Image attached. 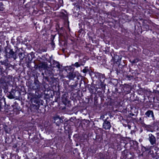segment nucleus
<instances>
[{"label": "nucleus", "instance_id": "obj_1", "mask_svg": "<svg viewBox=\"0 0 159 159\" xmlns=\"http://www.w3.org/2000/svg\"><path fill=\"white\" fill-rule=\"evenodd\" d=\"M18 50L19 51L18 48L16 47L15 49V51L13 49L8 46H7L5 48L4 51L6 54V56L7 58H13L14 60L17 58L16 53Z\"/></svg>", "mask_w": 159, "mask_h": 159}, {"label": "nucleus", "instance_id": "obj_2", "mask_svg": "<svg viewBox=\"0 0 159 159\" xmlns=\"http://www.w3.org/2000/svg\"><path fill=\"white\" fill-rule=\"evenodd\" d=\"M12 76L8 75L7 76L4 74L2 75L1 76H0V83L1 84H10L12 80Z\"/></svg>", "mask_w": 159, "mask_h": 159}, {"label": "nucleus", "instance_id": "obj_3", "mask_svg": "<svg viewBox=\"0 0 159 159\" xmlns=\"http://www.w3.org/2000/svg\"><path fill=\"white\" fill-rule=\"evenodd\" d=\"M40 87V83L38 81H34V84L30 86V88L33 90H38Z\"/></svg>", "mask_w": 159, "mask_h": 159}, {"label": "nucleus", "instance_id": "obj_4", "mask_svg": "<svg viewBox=\"0 0 159 159\" xmlns=\"http://www.w3.org/2000/svg\"><path fill=\"white\" fill-rule=\"evenodd\" d=\"M107 119L108 117L104 120L103 124V128L106 130L110 129L111 126L110 122L107 120Z\"/></svg>", "mask_w": 159, "mask_h": 159}, {"label": "nucleus", "instance_id": "obj_5", "mask_svg": "<svg viewBox=\"0 0 159 159\" xmlns=\"http://www.w3.org/2000/svg\"><path fill=\"white\" fill-rule=\"evenodd\" d=\"M131 149H134L135 150L137 151L139 149L138 143L136 141L131 140L130 142Z\"/></svg>", "mask_w": 159, "mask_h": 159}, {"label": "nucleus", "instance_id": "obj_6", "mask_svg": "<svg viewBox=\"0 0 159 159\" xmlns=\"http://www.w3.org/2000/svg\"><path fill=\"white\" fill-rule=\"evenodd\" d=\"M148 140L151 145L156 144V138L152 134H148Z\"/></svg>", "mask_w": 159, "mask_h": 159}, {"label": "nucleus", "instance_id": "obj_7", "mask_svg": "<svg viewBox=\"0 0 159 159\" xmlns=\"http://www.w3.org/2000/svg\"><path fill=\"white\" fill-rule=\"evenodd\" d=\"M44 73L45 75H46V76L44 75V73H42V75L46 80H48V77L50 76L52 74V72L50 69V70L47 69H45Z\"/></svg>", "mask_w": 159, "mask_h": 159}, {"label": "nucleus", "instance_id": "obj_8", "mask_svg": "<svg viewBox=\"0 0 159 159\" xmlns=\"http://www.w3.org/2000/svg\"><path fill=\"white\" fill-rule=\"evenodd\" d=\"M76 75L75 73L73 71H71L67 75L66 77L70 80H73L76 77Z\"/></svg>", "mask_w": 159, "mask_h": 159}, {"label": "nucleus", "instance_id": "obj_9", "mask_svg": "<svg viewBox=\"0 0 159 159\" xmlns=\"http://www.w3.org/2000/svg\"><path fill=\"white\" fill-rule=\"evenodd\" d=\"M6 102L5 99L0 100V111H4L6 110Z\"/></svg>", "mask_w": 159, "mask_h": 159}, {"label": "nucleus", "instance_id": "obj_10", "mask_svg": "<svg viewBox=\"0 0 159 159\" xmlns=\"http://www.w3.org/2000/svg\"><path fill=\"white\" fill-rule=\"evenodd\" d=\"M26 53L23 51V52H20L18 54V56L20 61H22L25 57L26 55L25 54Z\"/></svg>", "mask_w": 159, "mask_h": 159}, {"label": "nucleus", "instance_id": "obj_11", "mask_svg": "<svg viewBox=\"0 0 159 159\" xmlns=\"http://www.w3.org/2000/svg\"><path fill=\"white\" fill-rule=\"evenodd\" d=\"M71 66H65L64 68V70L67 72V73L71 72V71H74V69Z\"/></svg>", "mask_w": 159, "mask_h": 159}, {"label": "nucleus", "instance_id": "obj_12", "mask_svg": "<svg viewBox=\"0 0 159 159\" xmlns=\"http://www.w3.org/2000/svg\"><path fill=\"white\" fill-rule=\"evenodd\" d=\"M0 63L2 65H3L6 66H8L10 65L9 61L8 59H6L3 61H0Z\"/></svg>", "mask_w": 159, "mask_h": 159}, {"label": "nucleus", "instance_id": "obj_13", "mask_svg": "<svg viewBox=\"0 0 159 159\" xmlns=\"http://www.w3.org/2000/svg\"><path fill=\"white\" fill-rule=\"evenodd\" d=\"M53 119L55 121V122L56 123L57 125H58L61 122V120L58 116L54 117Z\"/></svg>", "mask_w": 159, "mask_h": 159}, {"label": "nucleus", "instance_id": "obj_14", "mask_svg": "<svg viewBox=\"0 0 159 159\" xmlns=\"http://www.w3.org/2000/svg\"><path fill=\"white\" fill-rule=\"evenodd\" d=\"M145 115L149 117L151 115V116L153 118L154 117L153 113L152 111L148 110L145 113Z\"/></svg>", "mask_w": 159, "mask_h": 159}, {"label": "nucleus", "instance_id": "obj_15", "mask_svg": "<svg viewBox=\"0 0 159 159\" xmlns=\"http://www.w3.org/2000/svg\"><path fill=\"white\" fill-rule=\"evenodd\" d=\"M53 65L55 67L57 68L58 69L61 68V66H62L60 64L59 62L55 61H53Z\"/></svg>", "mask_w": 159, "mask_h": 159}, {"label": "nucleus", "instance_id": "obj_16", "mask_svg": "<svg viewBox=\"0 0 159 159\" xmlns=\"http://www.w3.org/2000/svg\"><path fill=\"white\" fill-rule=\"evenodd\" d=\"M78 84V81H75L74 84L69 85V86L72 91H73L75 89V88L77 87Z\"/></svg>", "mask_w": 159, "mask_h": 159}, {"label": "nucleus", "instance_id": "obj_17", "mask_svg": "<svg viewBox=\"0 0 159 159\" xmlns=\"http://www.w3.org/2000/svg\"><path fill=\"white\" fill-rule=\"evenodd\" d=\"M33 59L32 55L31 54H29L28 55L27 57L26 58V61L28 63H31V61Z\"/></svg>", "mask_w": 159, "mask_h": 159}, {"label": "nucleus", "instance_id": "obj_18", "mask_svg": "<svg viewBox=\"0 0 159 159\" xmlns=\"http://www.w3.org/2000/svg\"><path fill=\"white\" fill-rule=\"evenodd\" d=\"M38 67L39 69L43 68L45 69L46 68L47 66V64H46L44 62H42L39 63L38 65Z\"/></svg>", "mask_w": 159, "mask_h": 159}, {"label": "nucleus", "instance_id": "obj_19", "mask_svg": "<svg viewBox=\"0 0 159 159\" xmlns=\"http://www.w3.org/2000/svg\"><path fill=\"white\" fill-rule=\"evenodd\" d=\"M98 74V79L100 81L101 80H102V81H104L105 80L104 75L100 73H99Z\"/></svg>", "mask_w": 159, "mask_h": 159}, {"label": "nucleus", "instance_id": "obj_20", "mask_svg": "<svg viewBox=\"0 0 159 159\" xmlns=\"http://www.w3.org/2000/svg\"><path fill=\"white\" fill-rule=\"evenodd\" d=\"M104 81H102V80H101L100 81V84L101 88L102 89L104 90L105 89L106 84H104Z\"/></svg>", "mask_w": 159, "mask_h": 159}, {"label": "nucleus", "instance_id": "obj_21", "mask_svg": "<svg viewBox=\"0 0 159 159\" xmlns=\"http://www.w3.org/2000/svg\"><path fill=\"white\" fill-rule=\"evenodd\" d=\"M4 129L5 132L7 133H9L11 129L7 126H5L4 127Z\"/></svg>", "mask_w": 159, "mask_h": 159}, {"label": "nucleus", "instance_id": "obj_22", "mask_svg": "<svg viewBox=\"0 0 159 159\" xmlns=\"http://www.w3.org/2000/svg\"><path fill=\"white\" fill-rule=\"evenodd\" d=\"M7 97L10 99H13L15 98V97L13 94H12L11 92H9V94H8Z\"/></svg>", "mask_w": 159, "mask_h": 159}, {"label": "nucleus", "instance_id": "obj_23", "mask_svg": "<svg viewBox=\"0 0 159 159\" xmlns=\"http://www.w3.org/2000/svg\"><path fill=\"white\" fill-rule=\"evenodd\" d=\"M4 72L3 67L0 65V76H1L2 75V74H4Z\"/></svg>", "mask_w": 159, "mask_h": 159}, {"label": "nucleus", "instance_id": "obj_24", "mask_svg": "<svg viewBox=\"0 0 159 159\" xmlns=\"http://www.w3.org/2000/svg\"><path fill=\"white\" fill-rule=\"evenodd\" d=\"M125 86H124V89H126L127 90H129V89H130V87H129V86L128 84H124Z\"/></svg>", "mask_w": 159, "mask_h": 159}, {"label": "nucleus", "instance_id": "obj_25", "mask_svg": "<svg viewBox=\"0 0 159 159\" xmlns=\"http://www.w3.org/2000/svg\"><path fill=\"white\" fill-rule=\"evenodd\" d=\"M126 78L128 80H130L133 79V76H132L130 75H127L126 76Z\"/></svg>", "mask_w": 159, "mask_h": 159}, {"label": "nucleus", "instance_id": "obj_26", "mask_svg": "<svg viewBox=\"0 0 159 159\" xmlns=\"http://www.w3.org/2000/svg\"><path fill=\"white\" fill-rule=\"evenodd\" d=\"M4 9L3 7V4L2 2H0V10L1 11H3Z\"/></svg>", "mask_w": 159, "mask_h": 159}, {"label": "nucleus", "instance_id": "obj_27", "mask_svg": "<svg viewBox=\"0 0 159 159\" xmlns=\"http://www.w3.org/2000/svg\"><path fill=\"white\" fill-rule=\"evenodd\" d=\"M72 66H74L76 67H80V65L79 64L78 62H76L74 64H72Z\"/></svg>", "mask_w": 159, "mask_h": 159}, {"label": "nucleus", "instance_id": "obj_28", "mask_svg": "<svg viewBox=\"0 0 159 159\" xmlns=\"http://www.w3.org/2000/svg\"><path fill=\"white\" fill-rule=\"evenodd\" d=\"M138 61H139V60H138V59H135L133 60L132 61H131V63H136L137 62H138Z\"/></svg>", "mask_w": 159, "mask_h": 159}, {"label": "nucleus", "instance_id": "obj_29", "mask_svg": "<svg viewBox=\"0 0 159 159\" xmlns=\"http://www.w3.org/2000/svg\"><path fill=\"white\" fill-rule=\"evenodd\" d=\"M54 37H55V36H54L52 38V42H51V44L52 45V47H53V48L54 47V46H55V43L53 42V39L54 38Z\"/></svg>", "mask_w": 159, "mask_h": 159}, {"label": "nucleus", "instance_id": "obj_30", "mask_svg": "<svg viewBox=\"0 0 159 159\" xmlns=\"http://www.w3.org/2000/svg\"><path fill=\"white\" fill-rule=\"evenodd\" d=\"M39 102H37L36 103V105H34L36 106V107L37 109H38L39 107Z\"/></svg>", "mask_w": 159, "mask_h": 159}, {"label": "nucleus", "instance_id": "obj_31", "mask_svg": "<svg viewBox=\"0 0 159 159\" xmlns=\"http://www.w3.org/2000/svg\"><path fill=\"white\" fill-rule=\"evenodd\" d=\"M82 71L84 73H87L89 71V70L88 69H86L85 68Z\"/></svg>", "mask_w": 159, "mask_h": 159}, {"label": "nucleus", "instance_id": "obj_32", "mask_svg": "<svg viewBox=\"0 0 159 159\" xmlns=\"http://www.w3.org/2000/svg\"><path fill=\"white\" fill-rule=\"evenodd\" d=\"M73 5L75 6H76V7H77V8H80V6L78 5H76V3H73Z\"/></svg>", "mask_w": 159, "mask_h": 159}, {"label": "nucleus", "instance_id": "obj_33", "mask_svg": "<svg viewBox=\"0 0 159 159\" xmlns=\"http://www.w3.org/2000/svg\"><path fill=\"white\" fill-rule=\"evenodd\" d=\"M16 109L17 110L19 111L20 109V107H16Z\"/></svg>", "mask_w": 159, "mask_h": 159}, {"label": "nucleus", "instance_id": "obj_34", "mask_svg": "<svg viewBox=\"0 0 159 159\" xmlns=\"http://www.w3.org/2000/svg\"><path fill=\"white\" fill-rule=\"evenodd\" d=\"M74 120V119L73 118H71L70 119V121H73V120Z\"/></svg>", "mask_w": 159, "mask_h": 159}, {"label": "nucleus", "instance_id": "obj_35", "mask_svg": "<svg viewBox=\"0 0 159 159\" xmlns=\"http://www.w3.org/2000/svg\"><path fill=\"white\" fill-rule=\"evenodd\" d=\"M145 26H146V28H149V26L148 25H146Z\"/></svg>", "mask_w": 159, "mask_h": 159}, {"label": "nucleus", "instance_id": "obj_36", "mask_svg": "<svg viewBox=\"0 0 159 159\" xmlns=\"http://www.w3.org/2000/svg\"><path fill=\"white\" fill-rule=\"evenodd\" d=\"M147 126H148V127L149 128L150 126V125H145V127H146Z\"/></svg>", "mask_w": 159, "mask_h": 159}, {"label": "nucleus", "instance_id": "obj_37", "mask_svg": "<svg viewBox=\"0 0 159 159\" xmlns=\"http://www.w3.org/2000/svg\"><path fill=\"white\" fill-rule=\"evenodd\" d=\"M25 159H29L27 157H26Z\"/></svg>", "mask_w": 159, "mask_h": 159}, {"label": "nucleus", "instance_id": "obj_38", "mask_svg": "<svg viewBox=\"0 0 159 159\" xmlns=\"http://www.w3.org/2000/svg\"><path fill=\"white\" fill-rule=\"evenodd\" d=\"M142 120V119H141V118H139V120Z\"/></svg>", "mask_w": 159, "mask_h": 159}, {"label": "nucleus", "instance_id": "obj_39", "mask_svg": "<svg viewBox=\"0 0 159 159\" xmlns=\"http://www.w3.org/2000/svg\"><path fill=\"white\" fill-rule=\"evenodd\" d=\"M134 114H133L132 115V116H134Z\"/></svg>", "mask_w": 159, "mask_h": 159}, {"label": "nucleus", "instance_id": "obj_40", "mask_svg": "<svg viewBox=\"0 0 159 159\" xmlns=\"http://www.w3.org/2000/svg\"><path fill=\"white\" fill-rule=\"evenodd\" d=\"M0 52H1V50H0Z\"/></svg>", "mask_w": 159, "mask_h": 159}, {"label": "nucleus", "instance_id": "obj_41", "mask_svg": "<svg viewBox=\"0 0 159 159\" xmlns=\"http://www.w3.org/2000/svg\"><path fill=\"white\" fill-rule=\"evenodd\" d=\"M81 86V84H80V86Z\"/></svg>", "mask_w": 159, "mask_h": 159}]
</instances>
